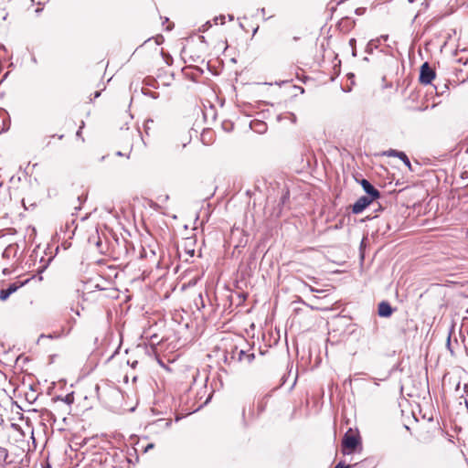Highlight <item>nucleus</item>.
<instances>
[{
    "label": "nucleus",
    "instance_id": "nucleus-1",
    "mask_svg": "<svg viewBox=\"0 0 468 468\" xmlns=\"http://www.w3.org/2000/svg\"><path fill=\"white\" fill-rule=\"evenodd\" d=\"M229 355L231 359L239 362L246 361L248 364L251 363L255 358L254 353L248 354L244 349H239L238 346H234Z\"/></svg>",
    "mask_w": 468,
    "mask_h": 468
},
{
    "label": "nucleus",
    "instance_id": "nucleus-2",
    "mask_svg": "<svg viewBox=\"0 0 468 468\" xmlns=\"http://www.w3.org/2000/svg\"><path fill=\"white\" fill-rule=\"evenodd\" d=\"M435 78V72L432 70V69L429 66L428 62H425L420 67V81L422 84H430L431 80Z\"/></svg>",
    "mask_w": 468,
    "mask_h": 468
},
{
    "label": "nucleus",
    "instance_id": "nucleus-3",
    "mask_svg": "<svg viewBox=\"0 0 468 468\" xmlns=\"http://www.w3.org/2000/svg\"><path fill=\"white\" fill-rule=\"evenodd\" d=\"M373 200V198L367 196L360 197L352 206V212L354 214L361 213Z\"/></svg>",
    "mask_w": 468,
    "mask_h": 468
},
{
    "label": "nucleus",
    "instance_id": "nucleus-4",
    "mask_svg": "<svg viewBox=\"0 0 468 468\" xmlns=\"http://www.w3.org/2000/svg\"><path fill=\"white\" fill-rule=\"evenodd\" d=\"M360 185L363 187L364 191L369 196V197L373 199H378L380 197V192L375 188L369 181L367 179H362L360 181Z\"/></svg>",
    "mask_w": 468,
    "mask_h": 468
},
{
    "label": "nucleus",
    "instance_id": "nucleus-5",
    "mask_svg": "<svg viewBox=\"0 0 468 468\" xmlns=\"http://www.w3.org/2000/svg\"><path fill=\"white\" fill-rule=\"evenodd\" d=\"M358 438L356 435L346 433L343 438V447L350 451H354L358 444Z\"/></svg>",
    "mask_w": 468,
    "mask_h": 468
},
{
    "label": "nucleus",
    "instance_id": "nucleus-6",
    "mask_svg": "<svg viewBox=\"0 0 468 468\" xmlns=\"http://www.w3.org/2000/svg\"><path fill=\"white\" fill-rule=\"evenodd\" d=\"M378 314L381 317H389L393 314V309L388 302H381L378 304Z\"/></svg>",
    "mask_w": 468,
    "mask_h": 468
},
{
    "label": "nucleus",
    "instance_id": "nucleus-7",
    "mask_svg": "<svg viewBox=\"0 0 468 468\" xmlns=\"http://www.w3.org/2000/svg\"><path fill=\"white\" fill-rule=\"evenodd\" d=\"M386 154L388 156H396V157H399V160H402L403 163L410 168L411 169V166H410V159L408 158V156L406 155L405 153L403 152H399V151H397V150H393V149H390L388 150V152H386Z\"/></svg>",
    "mask_w": 468,
    "mask_h": 468
},
{
    "label": "nucleus",
    "instance_id": "nucleus-8",
    "mask_svg": "<svg viewBox=\"0 0 468 468\" xmlns=\"http://www.w3.org/2000/svg\"><path fill=\"white\" fill-rule=\"evenodd\" d=\"M250 128L255 133H263L267 131V124L264 122L256 120L250 122Z\"/></svg>",
    "mask_w": 468,
    "mask_h": 468
},
{
    "label": "nucleus",
    "instance_id": "nucleus-9",
    "mask_svg": "<svg viewBox=\"0 0 468 468\" xmlns=\"http://www.w3.org/2000/svg\"><path fill=\"white\" fill-rule=\"evenodd\" d=\"M18 286L16 283L10 284L6 289L0 291V300H6L13 292L17 290Z\"/></svg>",
    "mask_w": 468,
    "mask_h": 468
},
{
    "label": "nucleus",
    "instance_id": "nucleus-10",
    "mask_svg": "<svg viewBox=\"0 0 468 468\" xmlns=\"http://www.w3.org/2000/svg\"><path fill=\"white\" fill-rule=\"evenodd\" d=\"M378 39L369 41L368 44L367 45L366 51L367 53H372L373 49L378 47Z\"/></svg>",
    "mask_w": 468,
    "mask_h": 468
},
{
    "label": "nucleus",
    "instance_id": "nucleus-11",
    "mask_svg": "<svg viewBox=\"0 0 468 468\" xmlns=\"http://www.w3.org/2000/svg\"><path fill=\"white\" fill-rule=\"evenodd\" d=\"M8 456L7 450L0 447V463L5 462Z\"/></svg>",
    "mask_w": 468,
    "mask_h": 468
},
{
    "label": "nucleus",
    "instance_id": "nucleus-12",
    "mask_svg": "<svg viewBox=\"0 0 468 468\" xmlns=\"http://www.w3.org/2000/svg\"><path fill=\"white\" fill-rule=\"evenodd\" d=\"M63 400H64L66 403L70 404V403H72V402H73V396H72V395H70V394H69V395H67V396L64 398V399H63Z\"/></svg>",
    "mask_w": 468,
    "mask_h": 468
},
{
    "label": "nucleus",
    "instance_id": "nucleus-13",
    "mask_svg": "<svg viewBox=\"0 0 468 468\" xmlns=\"http://www.w3.org/2000/svg\"><path fill=\"white\" fill-rule=\"evenodd\" d=\"M335 468H351V465H344L342 463H339Z\"/></svg>",
    "mask_w": 468,
    "mask_h": 468
},
{
    "label": "nucleus",
    "instance_id": "nucleus-14",
    "mask_svg": "<svg viewBox=\"0 0 468 468\" xmlns=\"http://www.w3.org/2000/svg\"><path fill=\"white\" fill-rule=\"evenodd\" d=\"M349 45L353 48H356L355 45H356V39L355 38H351L349 40Z\"/></svg>",
    "mask_w": 468,
    "mask_h": 468
},
{
    "label": "nucleus",
    "instance_id": "nucleus-15",
    "mask_svg": "<svg viewBox=\"0 0 468 468\" xmlns=\"http://www.w3.org/2000/svg\"><path fill=\"white\" fill-rule=\"evenodd\" d=\"M154 445L153 443L148 444V445L146 446V448H145V452L149 451L150 449H153V448H154Z\"/></svg>",
    "mask_w": 468,
    "mask_h": 468
},
{
    "label": "nucleus",
    "instance_id": "nucleus-16",
    "mask_svg": "<svg viewBox=\"0 0 468 468\" xmlns=\"http://www.w3.org/2000/svg\"><path fill=\"white\" fill-rule=\"evenodd\" d=\"M290 116H291L292 122H294L296 121V116L293 113H290Z\"/></svg>",
    "mask_w": 468,
    "mask_h": 468
},
{
    "label": "nucleus",
    "instance_id": "nucleus-17",
    "mask_svg": "<svg viewBox=\"0 0 468 468\" xmlns=\"http://www.w3.org/2000/svg\"><path fill=\"white\" fill-rule=\"evenodd\" d=\"M101 95V91H95L94 92V98H98Z\"/></svg>",
    "mask_w": 468,
    "mask_h": 468
},
{
    "label": "nucleus",
    "instance_id": "nucleus-18",
    "mask_svg": "<svg viewBox=\"0 0 468 468\" xmlns=\"http://www.w3.org/2000/svg\"><path fill=\"white\" fill-rule=\"evenodd\" d=\"M261 13L262 14V16H265L266 14V9L264 7H262L261 10Z\"/></svg>",
    "mask_w": 468,
    "mask_h": 468
},
{
    "label": "nucleus",
    "instance_id": "nucleus-19",
    "mask_svg": "<svg viewBox=\"0 0 468 468\" xmlns=\"http://www.w3.org/2000/svg\"><path fill=\"white\" fill-rule=\"evenodd\" d=\"M352 49H353L352 50V54H353L354 57H356V48H353Z\"/></svg>",
    "mask_w": 468,
    "mask_h": 468
},
{
    "label": "nucleus",
    "instance_id": "nucleus-20",
    "mask_svg": "<svg viewBox=\"0 0 468 468\" xmlns=\"http://www.w3.org/2000/svg\"><path fill=\"white\" fill-rule=\"evenodd\" d=\"M224 18H225V16H220V17H219V21H221V24H223V23H224Z\"/></svg>",
    "mask_w": 468,
    "mask_h": 468
},
{
    "label": "nucleus",
    "instance_id": "nucleus-21",
    "mask_svg": "<svg viewBox=\"0 0 468 468\" xmlns=\"http://www.w3.org/2000/svg\"><path fill=\"white\" fill-rule=\"evenodd\" d=\"M43 468H51V465H50L48 463H47L43 466Z\"/></svg>",
    "mask_w": 468,
    "mask_h": 468
},
{
    "label": "nucleus",
    "instance_id": "nucleus-22",
    "mask_svg": "<svg viewBox=\"0 0 468 468\" xmlns=\"http://www.w3.org/2000/svg\"><path fill=\"white\" fill-rule=\"evenodd\" d=\"M187 253L192 257L194 255V250H188Z\"/></svg>",
    "mask_w": 468,
    "mask_h": 468
},
{
    "label": "nucleus",
    "instance_id": "nucleus-23",
    "mask_svg": "<svg viewBox=\"0 0 468 468\" xmlns=\"http://www.w3.org/2000/svg\"><path fill=\"white\" fill-rule=\"evenodd\" d=\"M450 344H451V338H450V336H448L447 346H448L449 348H450Z\"/></svg>",
    "mask_w": 468,
    "mask_h": 468
},
{
    "label": "nucleus",
    "instance_id": "nucleus-24",
    "mask_svg": "<svg viewBox=\"0 0 468 468\" xmlns=\"http://www.w3.org/2000/svg\"><path fill=\"white\" fill-rule=\"evenodd\" d=\"M149 95L154 99L156 98V95L154 92H149Z\"/></svg>",
    "mask_w": 468,
    "mask_h": 468
},
{
    "label": "nucleus",
    "instance_id": "nucleus-25",
    "mask_svg": "<svg viewBox=\"0 0 468 468\" xmlns=\"http://www.w3.org/2000/svg\"><path fill=\"white\" fill-rule=\"evenodd\" d=\"M82 126H83V124L80 127V130L77 132L78 136L80 134V130H81Z\"/></svg>",
    "mask_w": 468,
    "mask_h": 468
},
{
    "label": "nucleus",
    "instance_id": "nucleus-26",
    "mask_svg": "<svg viewBox=\"0 0 468 468\" xmlns=\"http://www.w3.org/2000/svg\"><path fill=\"white\" fill-rule=\"evenodd\" d=\"M309 289H310V291H311V292H316V290H315V289H314V288H313V287H311V286H309Z\"/></svg>",
    "mask_w": 468,
    "mask_h": 468
},
{
    "label": "nucleus",
    "instance_id": "nucleus-27",
    "mask_svg": "<svg viewBox=\"0 0 468 468\" xmlns=\"http://www.w3.org/2000/svg\"><path fill=\"white\" fill-rule=\"evenodd\" d=\"M229 20H233V19H234L233 16L229 15Z\"/></svg>",
    "mask_w": 468,
    "mask_h": 468
},
{
    "label": "nucleus",
    "instance_id": "nucleus-28",
    "mask_svg": "<svg viewBox=\"0 0 468 468\" xmlns=\"http://www.w3.org/2000/svg\"><path fill=\"white\" fill-rule=\"evenodd\" d=\"M258 31V27L253 30V35Z\"/></svg>",
    "mask_w": 468,
    "mask_h": 468
},
{
    "label": "nucleus",
    "instance_id": "nucleus-29",
    "mask_svg": "<svg viewBox=\"0 0 468 468\" xmlns=\"http://www.w3.org/2000/svg\"><path fill=\"white\" fill-rule=\"evenodd\" d=\"M408 2L411 4V3L415 2V0H408Z\"/></svg>",
    "mask_w": 468,
    "mask_h": 468
},
{
    "label": "nucleus",
    "instance_id": "nucleus-30",
    "mask_svg": "<svg viewBox=\"0 0 468 468\" xmlns=\"http://www.w3.org/2000/svg\"><path fill=\"white\" fill-rule=\"evenodd\" d=\"M116 154L117 155H122V153L121 152H117Z\"/></svg>",
    "mask_w": 468,
    "mask_h": 468
}]
</instances>
